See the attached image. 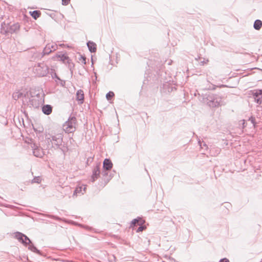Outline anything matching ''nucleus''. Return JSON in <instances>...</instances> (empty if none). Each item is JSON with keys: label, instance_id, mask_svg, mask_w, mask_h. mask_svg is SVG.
Listing matches in <instances>:
<instances>
[{"label": "nucleus", "instance_id": "nucleus-38", "mask_svg": "<svg viewBox=\"0 0 262 262\" xmlns=\"http://www.w3.org/2000/svg\"><path fill=\"white\" fill-rule=\"evenodd\" d=\"M144 84H145V80L143 81Z\"/></svg>", "mask_w": 262, "mask_h": 262}, {"label": "nucleus", "instance_id": "nucleus-14", "mask_svg": "<svg viewBox=\"0 0 262 262\" xmlns=\"http://www.w3.org/2000/svg\"><path fill=\"white\" fill-rule=\"evenodd\" d=\"M87 46L89 51L91 53H94L96 51V45L95 42L91 41H89L87 42Z\"/></svg>", "mask_w": 262, "mask_h": 262}, {"label": "nucleus", "instance_id": "nucleus-11", "mask_svg": "<svg viewBox=\"0 0 262 262\" xmlns=\"http://www.w3.org/2000/svg\"><path fill=\"white\" fill-rule=\"evenodd\" d=\"M26 97V94L21 91H18L13 93L12 95V97L14 100H18L19 99H22L23 100L24 98Z\"/></svg>", "mask_w": 262, "mask_h": 262}, {"label": "nucleus", "instance_id": "nucleus-39", "mask_svg": "<svg viewBox=\"0 0 262 262\" xmlns=\"http://www.w3.org/2000/svg\"><path fill=\"white\" fill-rule=\"evenodd\" d=\"M223 87H225V86H226V85H223Z\"/></svg>", "mask_w": 262, "mask_h": 262}, {"label": "nucleus", "instance_id": "nucleus-29", "mask_svg": "<svg viewBox=\"0 0 262 262\" xmlns=\"http://www.w3.org/2000/svg\"><path fill=\"white\" fill-rule=\"evenodd\" d=\"M52 77L54 79H56L58 80H61L58 77V76L57 75V74L55 73H54L52 74Z\"/></svg>", "mask_w": 262, "mask_h": 262}, {"label": "nucleus", "instance_id": "nucleus-36", "mask_svg": "<svg viewBox=\"0 0 262 262\" xmlns=\"http://www.w3.org/2000/svg\"><path fill=\"white\" fill-rule=\"evenodd\" d=\"M106 174H107V173H106L105 171L103 172V176H105V175H106Z\"/></svg>", "mask_w": 262, "mask_h": 262}, {"label": "nucleus", "instance_id": "nucleus-4", "mask_svg": "<svg viewBox=\"0 0 262 262\" xmlns=\"http://www.w3.org/2000/svg\"><path fill=\"white\" fill-rule=\"evenodd\" d=\"M76 118L74 116L70 117L63 125L66 133H72L76 129Z\"/></svg>", "mask_w": 262, "mask_h": 262}, {"label": "nucleus", "instance_id": "nucleus-37", "mask_svg": "<svg viewBox=\"0 0 262 262\" xmlns=\"http://www.w3.org/2000/svg\"><path fill=\"white\" fill-rule=\"evenodd\" d=\"M85 188H86L85 187H84V188H83V191H85Z\"/></svg>", "mask_w": 262, "mask_h": 262}, {"label": "nucleus", "instance_id": "nucleus-22", "mask_svg": "<svg viewBox=\"0 0 262 262\" xmlns=\"http://www.w3.org/2000/svg\"><path fill=\"white\" fill-rule=\"evenodd\" d=\"M115 95L114 93L112 91H110L108 93H107L106 95V98L107 99V100L110 101L112 99V98L114 97Z\"/></svg>", "mask_w": 262, "mask_h": 262}, {"label": "nucleus", "instance_id": "nucleus-2", "mask_svg": "<svg viewBox=\"0 0 262 262\" xmlns=\"http://www.w3.org/2000/svg\"><path fill=\"white\" fill-rule=\"evenodd\" d=\"M63 135L62 133H57L51 135L47 138V140L48 142H51L53 147L60 149V146L63 142Z\"/></svg>", "mask_w": 262, "mask_h": 262}, {"label": "nucleus", "instance_id": "nucleus-21", "mask_svg": "<svg viewBox=\"0 0 262 262\" xmlns=\"http://www.w3.org/2000/svg\"><path fill=\"white\" fill-rule=\"evenodd\" d=\"M59 57L60 58V60L64 62L70 63V61H71L69 57L64 54L59 55Z\"/></svg>", "mask_w": 262, "mask_h": 262}, {"label": "nucleus", "instance_id": "nucleus-35", "mask_svg": "<svg viewBox=\"0 0 262 262\" xmlns=\"http://www.w3.org/2000/svg\"><path fill=\"white\" fill-rule=\"evenodd\" d=\"M243 121V128H245L246 127V124H245V120H242Z\"/></svg>", "mask_w": 262, "mask_h": 262}, {"label": "nucleus", "instance_id": "nucleus-7", "mask_svg": "<svg viewBox=\"0 0 262 262\" xmlns=\"http://www.w3.org/2000/svg\"><path fill=\"white\" fill-rule=\"evenodd\" d=\"M33 150V155L38 158H42L45 155L44 151L41 147L36 143H33L31 145Z\"/></svg>", "mask_w": 262, "mask_h": 262}, {"label": "nucleus", "instance_id": "nucleus-18", "mask_svg": "<svg viewBox=\"0 0 262 262\" xmlns=\"http://www.w3.org/2000/svg\"><path fill=\"white\" fill-rule=\"evenodd\" d=\"M29 245L28 249L31 250V251L37 253L39 255H41L40 251L38 250L36 247L34 246V245L31 243V244H28Z\"/></svg>", "mask_w": 262, "mask_h": 262}, {"label": "nucleus", "instance_id": "nucleus-3", "mask_svg": "<svg viewBox=\"0 0 262 262\" xmlns=\"http://www.w3.org/2000/svg\"><path fill=\"white\" fill-rule=\"evenodd\" d=\"M19 29V25L18 23L14 24L12 25L4 23L1 25V32L2 34L6 35L8 33L12 34L15 33Z\"/></svg>", "mask_w": 262, "mask_h": 262}, {"label": "nucleus", "instance_id": "nucleus-30", "mask_svg": "<svg viewBox=\"0 0 262 262\" xmlns=\"http://www.w3.org/2000/svg\"><path fill=\"white\" fill-rule=\"evenodd\" d=\"M199 144L201 148H203V146H206V144L204 141H199Z\"/></svg>", "mask_w": 262, "mask_h": 262}, {"label": "nucleus", "instance_id": "nucleus-1", "mask_svg": "<svg viewBox=\"0 0 262 262\" xmlns=\"http://www.w3.org/2000/svg\"><path fill=\"white\" fill-rule=\"evenodd\" d=\"M201 97V101L210 107H215L221 105L222 98L217 95L208 92L203 94Z\"/></svg>", "mask_w": 262, "mask_h": 262}, {"label": "nucleus", "instance_id": "nucleus-19", "mask_svg": "<svg viewBox=\"0 0 262 262\" xmlns=\"http://www.w3.org/2000/svg\"><path fill=\"white\" fill-rule=\"evenodd\" d=\"M30 14L34 19H37L40 16L41 13L39 11L34 10L30 11Z\"/></svg>", "mask_w": 262, "mask_h": 262}, {"label": "nucleus", "instance_id": "nucleus-26", "mask_svg": "<svg viewBox=\"0 0 262 262\" xmlns=\"http://www.w3.org/2000/svg\"><path fill=\"white\" fill-rule=\"evenodd\" d=\"M50 48H51V51H54L57 50V46L56 44H50Z\"/></svg>", "mask_w": 262, "mask_h": 262}, {"label": "nucleus", "instance_id": "nucleus-13", "mask_svg": "<svg viewBox=\"0 0 262 262\" xmlns=\"http://www.w3.org/2000/svg\"><path fill=\"white\" fill-rule=\"evenodd\" d=\"M76 100L80 101V103L82 104L84 100V93L82 90H79L76 92Z\"/></svg>", "mask_w": 262, "mask_h": 262}, {"label": "nucleus", "instance_id": "nucleus-25", "mask_svg": "<svg viewBox=\"0 0 262 262\" xmlns=\"http://www.w3.org/2000/svg\"><path fill=\"white\" fill-rule=\"evenodd\" d=\"M249 121H250L253 125V126L255 127L256 124V122L255 121V117L251 116L249 118Z\"/></svg>", "mask_w": 262, "mask_h": 262}, {"label": "nucleus", "instance_id": "nucleus-28", "mask_svg": "<svg viewBox=\"0 0 262 262\" xmlns=\"http://www.w3.org/2000/svg\"><path fill=\"white\" fill-rule=\"evenodd\" d=\"M139 226H140L138 227V228L137 230V232H138L142 231L145 229V227L144 226H142V224Z\"/></svg>", "mask_w": 262, "mask_h": 262}, {"label": "nucleus", "instance_id": "nucleus-24", "mask_svg": "<svg viewBox=\"0 0 262 262\" xmlns=\"http://www.w3.org/2000/svg\"><path fill=\"white\" fill-rule=\"evenodd\" d=\"M82 187L76 188L74 192L73 195H74L78 193H80V192H81V193L83 194V193L82 192Z\"/></svg>", "mask_w": 262, "mask_h": 262}, {"label": "nucleus", "instance_id": "nucleus-23", "mask_svg": "<svg viewBox=\"0 0 262 262\" xmlns=\"http://www.w3.org/2000/svg\"><path fill=\"white\" fill-rule=\"evenodd\" d=\"M41 182V179L39 177H36L32 180V183H39Z\"/></svg>", "mask_w": 262, "mask_h": 262}, {"label": "nucleus", "instance_id": "nucleus-16", "mask_svg": "<svg viewBox=\"0 0 262 262\" xmlns=\"http://www.w3.org/2000/svg\"><path fill=\"white\" fill-rule=\"evenodd\" d=\"M262 27V21L260 19H256L254 21L253 28L256 30H259Z\"/></svg>", "mask_w": 262, "mask_h": 262}, {"label": "nucleus", "instance_id": "nucleus-12", "mask_svg": "<svg viewBox=\"0 0 262 262\" xmlns=\"http://www.w3.org/2000/svg\"><path fill=\"white\" fill-rule=\"evenodd\" d=\"M113 167V163L108 159H105L103 161V168L104 170H110Z\"/></svg>", "mask_w": 262, "mask_h": 262}, {"label": "nucleus", "instance_id": "nucleus-8", "mask_svg": "<svg viewBox=\"0 0 262 262\" xmlns=\"http://www.w3.org/2000/svg\"><path fill=\"white\" fill-rule=\"evenodd\" d=\"M41 101L39 99V95H38L31 96V98H30L29 101L28 102V105H29L30 107L32 106L34 108L38 107Z\"/></svg>", "mask_w": 262, "mask_h": 262}, {"label": "nucleus", "instance_id": "nucleus-15", "mask_svg": "<svg viewBox=\"0 0 262 262\" xmlns=\"http://www.w3.org/2000/svg\"><path fill=\"white\" fill-rule=\"evenodd\" d=\"M52 107L50 105H45L42 107V112L46 115H50L52 113Z\"/></svg>", "mask_w": 262, "mask_h": 262}, {"label": "nucleus", "instance_id": "nucleus-27", "mask_svg": "<svg viewBox=\"0 0 262 262\" xmlns=\"http://www.w3.org/2000/svg\"><path fill=\"white\" fill-rule=\"evenodd\" d=\"M79 60H81L82 63L84 64H85L86 63V58L84 56H81Z\"/></svg>", "mask_w": 262, "mask_h": 262}, {"label": "nucleus", "instance_id": "nucleus-5", "mask_svg": "<svg viewBox=\"0 0 262 262\" xmlns=\"http://www.w3.org/2000/svg\"><path fill=\"white\" fill-rule=\"evenodd\" d=\"M49 67L43 62L38 63L33 68L34 73L39 77L46 76L49 73Z\"/></svg>", "mask_w": 262, "mask_h": 262}, {"label": "nucleus", "instance_id": "nucleus-10", "mask_svg": "<svg viewBox=\"0 0 262 262\" xmlns=\"http://www.w3.org/2000/svg\"><path fill=\"white\" fill-rule=\"evenodd\" d=\"M100 173L99 165H97L93 170L92 176L91 177L92 182H94L98 179Z\"/></svg>", "mask_w": 262, "mask_h": 262}, {"label": "nucleus", "instance_id": "nucleus-33", "mask_svg": "<svg viewBox=\"0 0 262 262\" xmlns=\"http://www.w3.org/2000/svg\"><path fill=\"white\" fill-rule=\"evenodd\" d=\"M219 262H230L229 259L226 258L221 259Z\"/></svg>", "mask_w": 262, "mask_h": 262}, {"label": "nucleus", "instance_id": "nucleus-34", "mask_svg": "<svg viewBox=\"0 0 262 262\" xmlns=\"http://www.w3.org/2000/svg\"><path fill=\"white\" fill-rule=\"evenodd\" d=\"M81 226H82V225H80ZM83 227L85 228L87 230H92V228L90 227H89L88 226H82Z\"/></svg>", "mask_w": 262, "mask_h": 262}, {"label": "nucleus", "instance_id": "nucleus-20", "mask_svg": "<svg viewBox=\"0 0 262 262\" xmlns=\"http://www.w3.org/2000/svg\"><path fill=\"white\" fill-rule=\"evenodd\" d=\"M50 44H48L46 45L42 52V56H44L45 55H48L52 52L51 48H50Z\"/></svg>", "mask_w": 262, "mask_h": 262}, {"label": "nucleus", "instance_id": "nucleus-31", "mask_svg": "<svg viewBox=\"0 0 262 262\" xmlns=\"http://www.w3.org/2000/svg\"><path fill=\"white\" fill-rule=\"evenodd\" d=\"M70 0H62V4L63 5H67L69 4Z\"/></svg>", "mask_w": 262, "mask_h": 262}, {"label": "nucleus", "instance_id": "nucleus-9", "mask_svg": "<svg viewBox=\"0 0 262 262\" xmlns=\"http://www.w3.org/2000/svg\"><path fill=\"white\" fill-rule=\"evenodd\" d=\"M252 95L256 103L260 104L262 103V89L254 90Z\"/></svg>", "mask_w": 262, "mask_h": 262}, {"label": "nucleus", "instance_id": "nucleus-32", "mask_svg": "<svg viewBox=\"0 0 262 262\" xmlns=\"http://www.w3.org/2000/svg\"><path fill=\"white\" fill-rule=\"evenodd\" d=\"M51 218L53 219H55L56 220H57V221H60L61 220V219L59 217H58V216H55V215H51Z\"/></svg>", "mask_w": 262, "mask_h": 262}, {"label": "nucleus", "instance_id": "nucleus-17", "mask_svg": "<svg viewBox=\"0 0 262 262\" xmlns=\"http://www.w3.org/2000/svg\"><path fill=\"white\" fill-rule=\"evenodd\" d=\"M143 221L141 217H137V219H134L131 222V226H136L137 225H140L142 224Z\"/></svg>", "mask_w": 262, "mask_h": 262}, {"label": "nucleus", "instance_id": "nucleus-6", "mask_svg": "<svg viewBox=\"0 0 262 262\" xmlns=\"http://www.w3.org/2000/svg\"><path fill=\"white\" fill-rule=\"evenodd\" d=\"M14 237L25 246H27L28 244L31 243V241L28 238V237L21 232H15Z\"/></svg>", "mask_w": 262, "mask_h": 262}]
</instances>
